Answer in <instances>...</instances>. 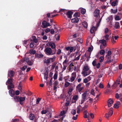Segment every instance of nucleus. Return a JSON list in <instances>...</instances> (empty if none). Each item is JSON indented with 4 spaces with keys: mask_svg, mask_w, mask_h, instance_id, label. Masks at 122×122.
Instances as JSON below:
<instances>
[{
    "mask_svg": "<svg viewBox=\"0 0 122 122\" xmlns=\"http://www.w3.org/2000/svg\"><path fill=\"white\" fill-rule=\"evenodd\" d=\"M118 2L117 0H115V1H113L112 3V6H114L116 5Z\"/></svg>",
    "mask_w": 122,
    "mask_h": 122,
    "instance_id": "obj_34",
    "label": "nucleus"
},
{
    "mask_svg": "<svg viewBox=\"0 0 122 122\" xmlns=\"http://www.w3.org/2000/svg\"><path fill=\"white\" fill-rule=\"evenodd\" d=\"M71 113L73 115H75L76 113V110H72L71 111Z\"/></svg>",
    "mask_w": 122,
    "mask_h": 122,
    "instance_id": "obj_43",
    "label": "nucleus"
},
{
    "mask_svg": "<svg viewBox=\"0 0 122 122\" xmlns=\"http://www.w3.org/2000/svg\"><path fill=\"white\" fill-rule=\"evenodd\" d=\"M56 51V49H55V51H52L50 47L46 48L44 50L45 54L48 56H51L55 54Z\"/></svg>",
    "mask_w": 122,
    "mask_h": 122,
    "instance_id": "obj_1",
    "label": "nucleus"
},
{
    "mask_svg": "<svg viewBox=\"0 0 122 122\" xmlns=\"http://www.w3.org/2000/svg\"><path fill=\"white\" fill-rule=\"evenodd\" d=\"M41 99L40 98H38L36 100V103L37 104H38L39 103V102L40 101Z\"/></svg>",
    "mask_w": 122,
    "mask_h": 122,
    "instance_id": "obj_64",
    "label": "nucleus"
},
{
    "mask_svg": "<svg viewBox=\"0 0 122 122\" xmlns=\"http://www.w3.org/2000/svg\"><path fill=\"white\" fill-rule=\"evenodd\" d=\"M20 94V92L19 90H17L15 92V95H18Z\"/></svg>",
    "mask_w": 122,
    "mask_h": 122,
    "instance_id": "obj_59",
    "label": "nucleus"
},
{
    "mask_svg": "<svg viewBox=\"0 0 122 122\" xmlns=\"http://www.w3.org/2000/svg\"><path fill=\"white\" fill-rule=\"evenodd\" d=\"M87 92L86 91L83 93L82 96V99L79 101V103L81 104H82L87 99Z\"/></svg>",
    "mask_w": 122,
    "mask_h": 122,
    "instance_id": "obj_2",
    "label": "nucleus"
},
{
    "mask_svg": "<svg viewBox=\"0 0 122 122\" xmlns=\"http://www.w3.org/2000/svg\"><path fill=\"white\" fill-rule=\"evenodd\" d=\"M101 64L100 63H98L97 64L96 66V67L97 69H99L100 66Z\"/></svg>",
    "mask_w": 122,
    "mask_h": 122,
    "instance_id": "obj_54",
    "label": "nucleus"
},
{
    "mask_svg": "<svg viewBox=\"0 0 122 122\" xmlns=\"http://www.w3.org/2000/svg\"><path fill=\"white\" fill-rule=\"evenodd\" d=\"M102 17L101 18H99L98 20V23H97V26H98L99 25L102 19Z\"/></svg>",
    "mask_w": 122,
    "mask_h": 122,
    "instance_id": "obj_45",
    "label": "nucleus"
},
{
    "mask_svg": "<svg viewBox=\"0 0 122 122\" xmlns=\"http://www.w3.org/2000/svg\"><path fill=\"white\" fill-rule=\"evenodd\" d=\"M44 78L45 79L47 80L48 77V73L47 71L44 73Z\"/></svg>",
    "mask_w": 122,
    "mask_h": 122,
    "instance_id": "obj_35",
    "label": "nucleus"
},
{
    "mask_svg": "<svg viewBox=\"0 0 122 122\" xmlns=\"http://www.w3.org/2000/svg\"><path fill=\"white\" fill-rule=\"evenodd\" d=\"M35 118L34 114L32 113L30 114L29 115V118L30 119L32 120H33Z\"/></svg>",
    "mask_w": 122,
    "mask_h": 122,
    "instance_id": "obj_26",
    "label": "nucleus"
},
{
    "mask_svg": "<svg viewBox=\"0 0 122 122\" xmlns=\"http://www.w3.org/2000/svg\"><path fill=\"white\" fill-rule=\"evenodd\" d=\"M95 29V27H92L90 30V32L91 34H92L94 32V31Z\"/></svg>",
    "mask_w": 122,
    "mask_h": 122,
    "instance_id": "obj_40",
    "label": "nucleus"
},
{
    "mask_svg": "<svg viewBox=\"0 0 122 122\" xmlns=\"http://www.w3.org/2000/svg\"><path fill=\"white\" fill-rule=\"evenodd\" d=\"M104 73L103 70H101L100 71V74L98 75V77L99 78L102 77Z\"/></svg>",
    "mask_w": 122,
    "mask_h": 122,
    "instance_id": "obj_28",
    "label": "nucleus"
},
{
    "mask_svg": "<svg viewBox=\"0 0 122 122\" xmlns=\"http://www.w3.org/2000/svg\"><path fill=\"white\" fill-rule=\"evenodd\" d=\"M54 29L55 30V31L56 33H57V32H58L60 30V29L59 30H58L56 28V27H54Z\"/></svg>",
    "mask_w": 122,
    "mask_h": 122,
    "instance_id": "obj_58",
    "label": "nucleus"
},
{
    "mask_svg": "<svg viewBox=\"0 0 122 122\" xmlns=\"http://www.w3.org/2000/svg\"><path fill=\"white\" fill-rule=\"evenodd\" d=\"M14 99V101L15 102H20V103L21 105H23V97H19V96H15Z\"/></svg>",
    "mask_w": 122,
    "mask_h": 122,
    "instance_id": "obj_4",
    "label": "nucleus"
},
{
    "mask_svg": "<svg viewBox=\"0 0 122 122\" xmlns=\"http://www.w3.org/2000/svg\"><path fill=\"white\" fill-rule=\"evenodd\" d=\"M99 10L98 9H96L94 11V15L95 17L100 18V16L99 15Z\"/></svg>",
    "mask_w": 122,
    "mask_h": 122,
    "instance_id": "obj_10",
    "label": "nucleus"
},
{
    "mask_svg": "<svg viewBox=\"0 0 122 122\" xmlns=\"http://www.w3.org/2000/svg\"><path fill=\"white\" fill-rule=\"evenodd\" d=\"M25 61L30 66H31L33 64V61H30L29 58L27 57L25 59Z\"/></svg>",
    "mask_w": 122,
    "mask_h": 122,
    "instance_id": "obj_14",
    "label": "nucleus"
},
{
    "mask_svg": "<svg viewBox=\"0 0 122 122\" xmlns=\"http://www.w3.org/2000/svg\"><path fill=\"white\" fill-rule=\"evenodd\" d=\"M79 21V19L77 17H76L71 20L72 22L74 23H77Z\"/></svg>",
    "mask_w": 122,
    "mask_h": 122,
    "instance_id": "obj_23",
    "label": "nucleus"
},
{
    "mask_svg": "<svg viewBox=\"0 0 122 122\" xmlns=\"http://www.w3.org/2000/svg\"><path fill=\"white\" fill-rule=\"evenodd\" d=\"M111 116L110 115H109V114H108L107 113H106L105 114V117L107 119H108L109 117H110V116Z\"/></svg>",
    "mask_w": 122,
    "mask_h": 122,
    "instance_id": "obj_51",
    "label": "nucleus"
},
{
    "mask_svg": "<svg viewBox=\"0 0 122 122\" xmlns=\"http://www.w3.org/2000/svg\"><path fill=\"white\" fill-rule=\"evenodd\" d=\"M23 61L22 60H21L18 63V66L20 67L21 66H22V67H20V69L22 70V71L23 70V67L22 66H23Z\"/></svg>",
    "mask_w": 122,
    "mask_h": 122,
    "instance_id": "obj_18",
    "label": "nucleus"
},
{
    "mask_svg": "<svg viewBox=\"0 0 122 122\" xmlns=\"http://www.w3.org/2000/svg\"><path fill=\"white\" fill-rule=\"evenodd\" d=\"M114 27L116 29H118L120 27L119 23L118 22H115Z\"/></svg>",
    "mask_w": 122,
    "mask_h": 122,
    "instance_id": "obj_25",
    "label": "nucleus"
},
{
    "mask_svg": "<svg viewBox=\"0 0 122 122\" xmlns=\"http://www.w3.org/2000/svg\"><path fill=\"white\" fill-rule=\"evenodd\" d=\"M81 84H78L76 86V90L79 92L81 91V90L83 89V87H81Z\"/></svg>",
    "mask_w": 122,
    "mask_h": 122,
    "instance_id": "obj_17",
    "label": "nucleus"
},
{
    "mask_svg": "<svg viewBox=\"0 0 122 122\" xmlns=\"http://www.w3.org/2000/svg\"><path fill=\"white\" fill-rule=\"evenodd\" d=\"M83 71H89V70H90L88 66H85L83 69Z\"/></svg>",
    "mask_w": 122,
    "mask_h": 122,
    "instance_id": "obj_33",
    "label": "nucleus"
},
{
    "mask_svg": "<svg viewBox=\"0 0 122 122\" xmlns=\"http://www.w3.org/2000/svg\"><path fill=\"white\" fill-rule=\"evenodd\" d=\"M78 34L77 33H76L72 35L73 38H75L78 36Z\"/></svg>",
    "mask_w": 122,
    "mask_h": 122,
    "instance_id": "obj_60",
    "label": "nucleus"
},
{
    "mask_svg": "<svg viewBox=\"0 0 122 122\" xmlns=\"http://www.w3.org/2000/svg\"><path fill=\"white\" fill-rule=\"evenodd\" d=\"M99 42L101 43L102 45H100V48L101 49L104 48L105 46L106 45V41L104 39H102L99 41Z\"/></svg>",
    "mask_w": 122,
    "mask_h": 122,
    "instance_id": "obj_5",
    "label": "nucleus"
},
{
    "mask_svg": "<svg viewBox=\"0 0 122 122\" xmlns=\"http://www.w3.org/2000/svg\"><path fill=\"white\" fill-rule=\"evenodd\" d=\"M97 62L95 60H94L92 62V64L94 66H95Z\"/></svg>",
    "mask_w": 122,
    "mask_h": 122,
    "instance_id": "obj_52",
    "label": "nucleus"
},
{
    "mask_svg": "<svg viewBox=\"0 0 122 122\" xmlns=\"http://www.w3.org/2000/svg\"><path fill=\"white\" fill-rule=\"evenodd\" d=\"M73 13L72 12L70 11H68L66 13V15L67 16V17L71 18L72 17V15Z\"/></svg>",
    "mask_w": 122,
    "mask_h": 122,
    "instance_id": "obj_19",
    "label": "nucleus"
},
{
    "mask_svg": "<svg viewBox=\"0 0 122 122\" xmlns=\"http://www.w3.org/2000/svg\"><path fill=\"white\" fill-rule=\"evenodd\" d=\"M89 115H90L91 117L92 118H93L94 117V114L93 113H91L90 114H89Z\"/></svg>",
    "mask_w": 122,
    "mask_h": 122,
    "instance_id": "obj_62",
    "label": "nucleus"
},
{
    "mask_svg": "<svg viewBox=\"0 0 122 122\" xmlns=\"http://www.w3.org/2000/svg\"><path fill=\"white\" fill-rule=\"evenodd\" d=\"M109 115L112 116L113 114V111L112 110H110L108 112Z\"/></svg>",
    "mask_w": 122,
    "mask_h": 122,
    "instance_id": "obj_46",
    "label": "nucleus"
},
{
    "mask_svg": "<svg viewBox=\"0 0 122 122\" xmlns=\"http://www.w3.org/2000/svg\"><path fill=\"white\" fill-rule=\"evenodd\" d=\"M120 103L119 102H117L114 105V107L116 108H118L119 106Z\"/></svg>",
    "mask_w": 122,
    "mask_h": 122,
    "instance_id": "obj_27",
    "label": "nucleus"
},
{
    "mask_svg": "<svg viewBox=\"0 0 122 122\" xmlns=\"http://www.w3.org/2000/svg\"><path fill=\"white\" fill-rule=\"evenodd\" d=\"M15 73L12 70H10L8 72V76L10 78L13 77Z\"/></svg>",
    "mask_w": 122,
    "mask_h": 122,
    "instance_id": "obj_13",
    "label": "nucleus"
},
{
    "mask_svg": "<svg viewBox=\"0 0 122 122\" xmlns=\"http://www.w3.org/2000/svg\"><path fill=\"white\" fill-rule=\"evenodd\" d=\"M106 59H107V61L105 62V63H110L111 62H112L114 58V56H113V59H111V56H106Z\"/></svg>",
    "mask_w": 122,
    "mask_h": 122,
    "instance_id": "obj_6",
    "label": "nucleus"
},
{
    "mask_svg": "<svg viewBox=\"0 0 122 122\" xmlns=\"http://www.w3.org/2000/svg\"><path fill=\"white\" fill-rule=\"evenodd\" d=\"M34 45V43L33 42H31L30 45V47L31 48H32Z\"/></svg>",
    "mask_w": 122,
    "mask_h": 122,
    "instance_id": "obj_44",
    "label": "nucleus"
},
{
    "mask_svg": "<svg viewBox=\"0 0 122 122\" xmlns=\"http://www.w3.org/2000/svg\"><path fill=\"white\" fill-rule=\"evenodd\" d=\"M100 53L101 55H104L105 53V51L103 50H102L100 51Z\"/></svg>",
    "mask_w": 122,
    "mask_h": 122,
    "instance_id": "obj_39",
    "label": "nucleus"
},
{
    "mask_svg": "<svg viewBox=\"0 0 122 122\" xmlns=\"http://www.w3.org/2000/svg\"><path fill=\"white\" fill-rule=\"evenodd\" d=\"M14 87V85L12 84H10L9 85L7 86V88L8 90L11 89L12 88H13Z\"/></svg>",
    "mask_w": 122,
    "mask_h": 122,
    "instance_id": "obj_31",
    "label": "nucleus"
},
{
    "mask_svg": "<svg viewBox=\"0 0 122 122\" xmlns=\"http://www.w3.org/2000/svg\"><path fill=\"white\" fill-rule=\"evenodd\" d=\"M109 35L106 34L104 36V39L106 40H108V39Z\"/></svg>",
    "mask_w": 122,
    "mask_h": 122,
    "instance_id": "obj_55",
    "label": "nucleus"
},
{
    "mask_svg": "<svg viewBox=\"0 0 122 122\" xmlns=\"http://www.w3.org/2000/svg\"><path fill=\"white\" fill-rule=\"evenodd\" d=\"M58 83L57 81H55L53 84V89L54 90L56 89L57 88L56 86L58 84Z\"/></svg>",
    "mask_w": 122,
    "mask_h": 122,
    "instance_id": "obj_32",
    "label": "nucleus"
},
{
    "mask_svg": "<svg viewBox=\"0 0 122 122\" xmlns=\"http://www.w3.org/2000/svg\"><path fill=\"white\" fill-rule=\"evenodd\" d=\"M89 113H88V115H87V114H84V117L85 118H88L89 117Z\"/></svg>",
    "mask_w": 122,
    "mask_h": 122,
    "instance_id": "obj_56",
    "label": "nucleus"
},
{
    "mask_svg": "<svg viewBox=\"0 0 122 122\" xmlns=\"http://www.w3.org/2000/svg\"><path fill=\"white\" fill-rule=\"evenodd\" d=\"M65 49L67 51L70 50V53L69 54H70V53L72 52L73 50V48L72 47L68 46L66 47Z\"/></svg>",
    "mask_w": 122,
    "mask_h": 122,
    "instance_id": "obj_20",
    "label": "nucleus"
},
{
    "mask_svg": "<svg viewBox=\"0 0 122 122\" xmlns=\"http://www.w3.org/2000/svg\"><path fill=\"white\" fill-rule=\"evenodd\" d=\"M48 46L49 47H51V48L54 49V51H55V49L56 48V46L55 44L52 42H49L47 44Z\"/></svg>",
    "mask_w": 122,
    "mask_h": 122,
    "instance_id": "obj_9",
    "label": "nucleus"
},
{
    "mask_svg": "<svg viewBox=\"0 0 122 122\" xmlns=\"http://www.w3.org/2000/svg\"><path fill=\"white\" fill-rule=\"evenodd\" d=\"M104 56H101L100 57L99 60L100 62H102L103 61L104 59Z\"/></svg>",
    "mask_w": 122,
    "mask_h": 122,
    "instance_id": "obj_41",
    "label": "nucleus"
},
{
    "mask_svg": "<svg viewBox=\"0 0 122 122\" xmlns=\"http://www.w3.org/2000/svg\"><path fill=\"white\" fill-rule=\"evenodd\" d=\"M91 93L94 96H95V93L94 92V90L93 89H92L91 92Z\"/></svg>",
    "mask_w": 122,
    "mask_h": 122,
    "instance_id": "obj_57",
    "label": "nucleus"
},
{
    "mask_svg": "<svg viewBox=\"0 0 122 122\" xmlns=\"http://www.w3.org/2000/svg\"><path fill=\"white\" fill-rule=\"evenodd\" d=\"M24 94L26 96L23 95V103H27L29 101L28 99L29 98L28 96L27 95L26 93L24 92H23Z\"/></svg>",
    "mask_w": 122,
    "mask_h": 122,
    "instance_id": "obj_7",
    "label": "nucleus"
},
{
    "mask_svg": "<svg viewBox=\"0 0 122 122\" xmlns=\"http://www.w3.org/2000/svg\"><path fill=\"white\" fill-rule=\"evenodd\" d=\"M57 73H56L55 74L54 76H53L54 79L55 80L57 78Z\"/></svg>",
    "mask_w": 122,
    "mask_h": 122,
    "instance_id": "obj_50",
    "label": "nucleus"
},
{
    "mask_svg": "<svg viewBox=\"0 0 122 122\" xmlns=\"http://www.w3.org/2000/svg\"><path fill=\"white\" fill-rule=\"evenodd\" d=\"M76 76V72H73L72 74L71 77L70 78V81L72 82L73 81Z\"/></svg>",
    "mask_w": 122,
    "mask_h": 122,
    "instance_id": "obj_12",
    "label": "nucleus"
},
{
    "mask_svg": "<svg viewBox=\"0 0 122 122\" xmlns=\"http://www.w3.org/2000/svg\"><path fill=\"white\" fill-rule=\"evenodd\" d=\"M108 106L109 107H111L113 103V101L111 99H109L108 102Z\"/></svg>",
    "mask_w": 122,
    "mask_h": 122,
    "instance_id": "obj_24",
    "label": "nucleus"
},
{
    "mask_svg": "<svg viewBox=\"0 0 122 122\" xmlns=\"http://www.w3.org/2000/svg\"><path fill=\"white\" fill-rule=\"evenodd\" d=\"M55 36L56 38V40H60V37L59 35L56 34L55 35Z\"/></svg>",
    "mask_w": 122,
    "mask_h": 122,
    "instance_id": "obj_47",
    "label": "nucleus"
},
{
    "mask_svg": "<svg viewBox=\"0 0 122 122\" xmlns=\"http://www.w3.org/2000/svg\"><path fill=\"white\" fill-rule=\"evenodd\" d=\"M9 92L10 95L11 97H13L15 96V92L13 89H10Z\"/></svg>",
    "mask_w": 122,
    "mask_h": 122,
    "instance_id": "obj_15",
    "label": "nucleus"
},
{
    "mask_svg": "<svg viewBox=\"0 0 122 122\" xmlns=\"http://www.w3.org/2000/svg\"><path fill=\"white\" fill-rule=\"evenodd\" d=\"M78 98V96L77 95H76L74 96L72 98V99L73 100H77Z\"/></svg>",
    "mask_w": 122,
    "mask_h": 122,
    "instance_id": "obj_38",
    "label": "nucleus"
},
{
    "mask_svg": "<svg viewBox=\"0 0 122 122\" xmlns=\"http://www.w3.org/2000/svg\"><path fill=\"white\" fill-rule=\"evenodd\" d=\"M112 54V53L111 51H109L107 52V55H106V56H111Z\"/></svg>",
    "mask_w": 122,
    "mask_h": 122,
    "instance_id": "obj_49",
    "label": "nucleus"
},
{
    "mask_svg": "<svg viewBox=\"0 0 122 122\" xmlns=\"http://www.w3.org/2000/svg\"><path fill=\"white\" fill-rule=\"evenodd\" d=\"M93 101V99L92 98H90V99L88 101H87L86 102V103H85L86 104H87V102H89V103H92Z\"/></svg>",
    "mask_w": 122,
    "mask_h": 122,
    "instance_id": "obj_53",
    "label": "nucleus"
},
{
    "mask_svg": "<svg viewBox=\"0 0 122 122\" xmlns=\"http://www.w3.org/2000/svg\"><path fill=\"white\" fill-rule=\"evenodd\" d=\"M69 70L71 71L72 69L75 71V70L76 69V68L75 66H74L73 63H71L69 65Z\"/></svg>",
    "mask_w": 122,
    "mask_h": 122,
    "instance_id": "obj_11",
    "label": "nucleus"
},
{
    "mask_svg": "<svg viewBox=\"0 0 122 122\" xmlns=\"http://www.w3.org/2000/svg\"><path fill=\"white\" fill-rule=\"evenodd\" d=\"M91 72L90 70H89L87 72L86 71H82V73L84 76H86L89 74Z\"/></svg>",
    "mask_w": 122,
    "mask_h": 122,
    "instance_id": "obj_16",
    "label": "nucleus"
},
{
    "mask_svg": "<svg viewBox=\"0 0 122 122\" xmlns=\"http://www.w3.org/2000/svg\"><path fill=\"white\" fill-rule=\"evenodd\" d=\"M36 52V51L33 49H30L29 51V53L31 54L34 55Z\"/></svg>",
    "mask_w": 122,
    "mask_h": 122,
    "instance_id": "obj_30",
    "label": "nucleus"
},
{
    "mask_svg": "<svg viewBox=\"0 0 122 122\" xmlns=\"http://www.w3.org/2000/svg\"><path fill=\"white\" fill-rule=\"evenodd\" d=\"M35 56L36 57L39 58L42 57L43 55L42 54H36Z\"/></svg>",
    "mask_w": 122,
    "mask_h": 122,
    "instance_id": "obj_29",
    "label": "nucleus"
},
{
    "mask_svg": "<svg viewBox=\"0 0 122 122\" xmlns=\"http://www.w3.org/2000/svg\"><path fill=\"white\" fill-rule=\"evenodd\" d=\"M82 25L85 28H87V24L86 22H83Z\"/></svg>",
    "mask_w": 122,
    "mask_h": 122,
    "instance_id": "obj_37",
    "label": "nucleus"
},
{
    "mask_svg": "<svg viewBox=\"0 0 122 122\" xmlns=\"http://www.w3.org/2000/svg\"><path fill=\"white\" fill-rule=\"evenodd\" d=\"M48 111V110H42V111L41 112V114H45Z\"/></svg>",
    "mask_w": 122,
    "mask_h": 122,
    "instance_id": "obj_42",
    "label": "nucleus"
},
{
    "mask_svg": "<svg viewBox=\"0 0 122 122\" xmlns=\"http://www.w3.org/2000/svg\"><path fill=\"white\" fill-rule=\"evenodd\" d=\"M115 19L117 20H120L119 17L118 16H115Z\"/></svg>",
    "mask_w": 122,
    "mask_h": 122,
    "instance_id": "obj_63",
    "label": "nucleus"
},
{
    "mask_svg": "<svg viewBox=\"0 0 122 122\" xmlns=\"http://www.w3.org/2000/svg\"><path fill=\"white\" fill-rule=\"evenodd\" d=\"M32 39L31 40V41H32L35 43H37L38 41V39L36 38V37L35 36H32Z\"/></svg>",
    "mask_w": 122,
    "mask_h": 122,
    "instance_id": "obj_21",
    "label": "nucleus"
},
{
    "mask_svg": "<svg viewBox=\"0 0 122 122\" xmlns=\"http://www.w3.org/2000/svg\"><path fill=\"white\" fill-rule=\"evenodd\" d=\"M12 79L10 78L8 79L7 80V82L6 83V85H8L7 84H10L12 83V82H13Z\"/></svg>",
    "mask_w": 122,
    "mask_h": 122,
    "instance_id": "obj_22",
    "label": "nucleus"
},
{
    "mask_svg": "<svg viewBox=\"0 0 122 122\" xmlns=\"http://www.w3.org/2000/svg\"><path fill=\"white\" fill-rule=\"evenodd\" d=\"M74 15L75 16L79 17L80 16V14L78 12H76L74 14Z\"/></svg>",
    "mask_w": 122,
    "mask_h": 122,
    "instance_id": "obj_48",
    "label": "nucleus"
},
{
    "mask_svg": "<svg viewBox=\"0 0 122 122\" xmlns=\"http://www.w3.org/2000/svg\"><path fill=\"white\" fill-rule=\"evenodd\" d=\"M80 11L81 13L82 14H84L86 12L85 9L83 8L81 9Z\"/></svg>",
    "mask_w": 122,
    "mask_h": 122,
    "instance_id": "obj_36",
    "label": "nucleus"
},
{
    "mask_svg": "<svg viewBox=\"0 0 122 122\" xmlns=\"http://www.w3.org/2000/svg\"><path fill=\"white\" fill-rule=\"evenodd\" d=\"M77 110V113H80V109L79 106H78L76 108Z\"/></svg>",
    "mask_w": 122,
    "mask_h": 122,
    "instance_id": "obj_61",
    "label": "nucleus"
},
{
    "mask_svg": "<svg viewBox=\"0 0 122 122\" xmlns=\"http://www.w3.org/2000/svg\"><path fill=\"white\" fill-rule=\"evenodd\" d=\"M56 57L55 56H54L52 58H50L47 59H45L44 61V63L48 64L50 62H53L55 60Z\"/></svg>",
    "mask_w": 122,
    "mask_h": 122,
    "instance_id": "obj_3",
    "label": "nucleus"
},
{
    "mask_svg": "<svg viewBox=\"0 0 122 122\" xmlns=\"http://www.w3.org/2000/svg\"><path fill=\"white\" fill-rule=\"evenodd\" d=\"M42 27L43 28H46L48 26H50L51 25L49 23L46 22L45 20H43L42 21Z\"/></svg>",
    "mask_w": 122,
    "mask_h": 122,
    "instance_id": "obj_8",
    "label": "nucleus"
}]
</instances>
